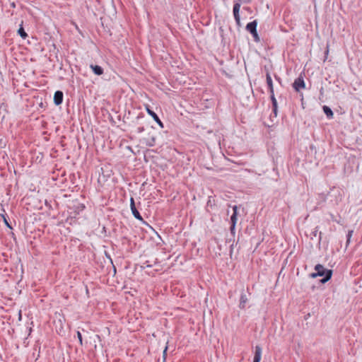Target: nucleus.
Wrapping results in <instances>:
<instances>
[{
  "instance_id": "f257e3e1",
  "label": "nucleus",
  "mask_w": 362,
  "mask_h": 362,
  "mask_svg": "<svg viewBox=\"0 0 362 362\" xmlns=\"http://www.w3.org/2000/svg\"><path fill=\"white\" fill-rule=\"evenodd\" d=\"M315 269L319 276H324V278L320 280L321 283L325 284L332 278V270L325 269L322 264H318L315 265Z\"/></svg>"
},
{
  "instance_id": "f03ea898",
  "label": "nucleus",
  "mask_w": 362,
  "mask_h": 362,
  "mask_svg": "<svg viewBox=\"0 0 362 362\" xmlns=\"http://www.w3.org/2000/svg\"><path fill=\"white\" fill-rule=\"evenodd\" d=\"M257 21L250 22V34L252 35L254 40L257 42H260V37L257 32Z\"/></svg>"
},
{
  "instance_id": "7ed1b4c3",
  "label": "nucleus",
  "mask_w": 362,
  "mask_h": 362,
  "mask_svg": "<svg viewBox=\"0 0 362 362\" xmlns=\"http://www.w3.org/2000/svg\"><path fill=\"white\" fill-rule=\"evenodd\" d=\"M240 3H235L233 6V16L235 18V20L236 21V23L238 27H240Z\"/></svg>"
},
{
  "instance_id": "20e7f679",
  "label": "nucleus",
  "mask_w": 362,
  "mask_h": 362,
  "mask_svg": "<svg viewBox=\"0 0 362 362\" xmlns=\"http://www.w3.org/2000/svg\"><path fill=\"white\" fill-rule=\"evenodd\" d=\"M305 86V82L302 77L297 78L293 83V87L296 91H299L300 89L304 88Z\"/></svg>"
},
{
  "instance_id": "39448f33",
  "label": "nucleus",
  "mask_w": 362,
  "mask_h": 362,
  "mask_svg": "<svg viewBox=\"0 0 362 362\" xmlns=\"http://www.w3.org/2000/svg\"><path fill=\"white\" fill-rule=\"evenodd\" d=\"M130 208L134 216L138 220H143L141 216L136 208L134 198L130 199Z\"/></svg>"
},
{
  "instance_id": "423d86ee",
  "label": "nucleus",
  "mask_w": 362,
  "mask_h": 362,
  "mask_svg": "<svg viewBox=\"0 0 362 362\" xmlns=\"http://www.w3.org/2000/svg\"><path fill=\"white\" fill-rule=\"evenodd\" d=\"M146 110L149 115H151L153 119L155 120V122L161 127L163 128V123L161 122V120L159 119L158 116L153 111L151 110L148 105L146 107Z\"/></svg>"
},
{
  "instance_id": "0eeeda50",
  "label": "nucleus",
  "mask_w": 362,
  "mask_h": 362,
  "mask_svg": "<svg viewBox=\"0 0 362 362\" xmlns=\"http://www.w3.org/2000/svg\"><path fill=\"white\" fill-rule=\"evenodd\" d=\"M63 93L61 90H57L54 93V103L56 105H59L63 101Z\"/></svg>"
},
{
  "instance_id": "6e6552de",
  "label": "nucleus",
  "mask_w": 362,
  "mask_h": 362,
  "mask_svg": "<svg viewBox=\"0 0 362 362\" xmlns=\"http://www.w3.org/2000/svg\"><path fill=\"white\" fill-rule=\"evenodd\" d=\"M262 357V348L259 346H255L253 362H259Z\"/></svg>"
},
{
  "instance_id": "1a4fd4ad",
  "label": "nucleus",
  "mask_w": 362,
  "mask_h": 362,
  "mask_svg": "<svg viewBox=\"0 0 362 362\" xmlns=\"http://www.w3.org/2000/svg\"><path fill=\"white\" fill-rule=\"evenodd\" d=\"M271 100H272V107H273L272 111L274 115V117H276L277 116L278 106H277L276 99L274 97V94L271 95Z\"/></svg>"
},
{
  "instance_id": "9d476101",
  "label": "nucleus",
  "mask_w": 362,
  "mask_h": 362,
  "mask_svg": "<svg viewBox=\"0 0 362 362\" xmlns=\"http://www.w3.org/2000/svg\"><path fill=\"white\" fill-rule=\"evenodd\" d=\"M90 68L95 74L100 76L103 74V69L98 65H90Z\"/></svg>"
},
{
  "instance_id": "9b49d317",
  "label": "nucleus",
  "mask_w": 362,
  "mask_h": 362,
  "mask_svg": "<svg viewBox=\"0 0 362 362\" xmlns=\"http://www.w3.org/2000/svg\"><path fill=\"white\" fill-rule=\"evenodd\" d=\"M267 83L269 90V92L271 95L274 94V88H273V83L272 79L269 74H267Z\"/></svg>"
},
{
  "instance_id": "f8f14e48",
  "label": "nucleus",
  "mask_w": 362,
  "mask_h": 362,
  "mask_svg": "<svg viewBox=\"0 0 362 362\" xmlns=\"http://www.w3.org/2000/svg\"><path fill=\"white\" fill-rule=\"evenodd\" d=\"M322 109H323V111L325 112V114L326 115L328 119H332L333 117V112L332 110H331V108L327 105H324L322 107Z\"/></svg>"
},
{
  "instance_id": "ddd939ff",
  "label": "nucleus",
  "mask_w": 362,
  "mask_h": 362,
  "mask_svg": "<svg viewBox=\"0 0 362 362\" xmlns=\"http://www.w3.org/2000/svg\"><path fill=\"white\" fill-rule=\"evenodd\" d=\"M236 209H237V207L235 206L233 208L234 213H233V214L230 217V221H231V223H232L231 224V230H233L235 228V222H236V220H237V218H236Z\"/></svg>"
},
{
  "instance_id": "4468645a",
  "label": "nucleus",
  "mask_w": 362,
  "mask_h": 362,
  "mask_svg": "<svg viewBox=\"0 0 362 362\" xmlns=\"http://www.w3.org/2000/svg\"><path fill=\"white\" fill-rule=\"evenodd\" d=\"M18 33L20 35V36L23 39H25L28 36L27 33L25 32L23 28L22 27V25H21V27L19 28L18 30Z\"/></svg>"
},
{
  "instance_id": "2eb2a0df",
  "label": "nucleus",
  "mask_w": 362,
  "mask_h": 362,
  "mask_svg": "<svg viewBox=\"0 0 362 362\" xmlns=\"http://www.w3.org/2000/svg\"><path fill=\"white\" fill-rule=\"evenodd\" d=\"M247 300V297L245 295L241 296L240 303V308H245Z\"/></svg>"
},
{
  "instance_id": "dca6fc26",
  "label": "nucleus",
  "mask_w": 362,
  "mask_h": 362,
  "mask_svg": "<svg viewBox=\"0 0 362 362\" xmlns=\"http://www.w3.org/2000/svg\"><path fill=\"white\" fill-rule=\"evenodd\" d=\"M156 138L152 136L150 139L146 141V145L148 146H153L155 145Z\"/></svg>"
},
{
  "instance_id": "f3484780",
  "label": "nucleus",
  "mask_w": 362,
  "mask_h": 362,
  "mask_svg": "<svg viewBox=\"0 0 362 362\" xmlns=\"http://www.w3.org/2000/svg\"><path fill=\"white\" fill-rule=\"evenodd\" d=\"M1 216L3 218L4 222L6 225V226L8 227L9 228H11V226H10V224L8 223V222L7 221L6 214H1Z\"/></svg>"
},
{
  "instance_id": "a211bd4d",
  "label": "nucleus",
  "mask_w": 362,
  "mask_h": 362,
  "mask_svg": "<svg viewBox=\"0 0 362 362\" xmlns=\"http://www.w3.org/2000/svg\"><path fill=\"white\" fill-rule=\"evenodd\" d=\"M353 230H349L347 234V244L349 243L351 238L352 236Z\"/></svg>"
},
{
  "instance_id": "6ab92c4d",
  "label": "nucleus",
  "mask_w": 362,
  "mask_h": 362,
  "mask_svg": "<svg viewBox=\"0 0 362 362\" xmlns=\"http://www.w3.org/2000/svg\"><path fill=\"white\" fill-rule=\"evenodd\" d=\"M77 337L79 340L80 344L82 345L83 344V339H82V335L80 332H77Z\"/></svg>"
},
{
  "instance_id": "aec40b11",
  "label": "nucleus",
  "mask_w": 362,
  "mask_h": 362,
  "mask_svg": "<svg viewBox=\"0 0 362 362\" xmlns=\"http://www.w3.org/2000/svg\"><path fill=\"white\" fill-rule=\"evenodd\" d=\"M317 233H318V228H317V227H316V228H315V230L313 231L312 235H313L314 237H316V236H317Z\"/></svg>"
},
{
  "instance_id": "412c9836",
  "label": "nucleus",
  "mask_w": 362,
  "mask_h": 362,
  "mask_svg": "<svg viewBox=\"0 0 362 362\" xmlns=\"http://www.w3.org/2000/svg\"><path fill=\"white\" fill-rule=\"evenodd\" d=\"M319 276L318 274H317V272H315V273H311L310 274V277L313 278V279H315L316 277Z\"/></svg>"
},
{
  "instance_id": "4be33fe9",
  "label": "nucleus",
  "mask_w": 362,
  "mask_h": 362,
  "mask_svg": "<svg viewBox=\"0 0 362 362\" xmlns=\"http://www.w3.org/2000/svg\"><path fill=\"white\" fill-rule=\"evenodd\" d=\"M144 131V127H139L137 128V130H136V132L138 133H141Z\"/></svg>"
},
{
  "instance_id": "5701e85b",
  "label": "nucleus",
  "mask_w": 362,
  "mask_h": 362,
  "mask_svg": "<svg viewBox=\"0 0 362 362\" xmlns=\"http://www.w3.org/2000/svg\"><path fill=\"white\" fill-rule=\"evenodd\" d=\"M167 350H168V346H166V347L165 348V349L163 350V358H164V359H165Z\"/></svg>"
},
{
  "instance_id": "b1692460",
  "label": "nucleus",
  "mask_w": 362,
  "mask_h": 362,
  "mask_svg": "<svg viewBox=\"0 0 362 362\" xmlns=\"http://www.w3.org/2000/svg\"><path fill=\"white\" fill-rule=\"evenodd\" d=\"M245 29L249 30V23L245 25Z\"/></svg>"
},
{
  "instance_id": "393cba45",
  "label": "nucleus",
  "mask_w": 362,
  "mask_h": 362,
  "mask_svg": "<svg viewBox=\"0 0 362 362\" xmlns=\"http://www.w3.org/2000/svg\"><path fill=\"white\" fill-rule=\"evenodd\" d=\"M146 267H151V264H146Z\"/></svg>"
},
{
  "instance_id": "a878e982",
  "label": "nucleus",
  "mask_w": 362,
  "mask_h": 362,
  "mask_svg": "<svg viewBox=\"0 0 362 362\" xmlns=\"http://www.w3.org/2000/svg\"><path fill=\"white\" fill-rule=\"evenodd\" d=\"M321 234H322V232H320V239H321V237H320Z\"/></svg>"
}]
</instances>
